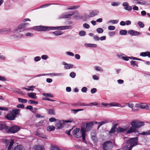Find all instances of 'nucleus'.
<instances>
[{
  "instance_id": "obj_1",
  "label": "nucleus",
  "mask_w": 150,
  "mask_h": 150,
  "mask_svg": "<svg viewBox=\"0 0 150 150\" xmlns=\"http://www.w3.org/2000/svg\"><path fill=\"white\" fill-rule=\"evenodd\" d=\"M73 134L74 137L77 138L82 137L83 142L86 143V131L84 127H82L81 129L78 128L74 129L73 131Z\"/></svg>"
},
{
  "instance_id": "obj_2",
  "label": "nucleus",
  "mask_w": 150,
  "mask_h": 150,
  "mask_svg": "<svg viewBox=\"0 0 150 150\" xmlns=\"http://www.w3.org/2000/svg\"><path fill=\"white\" fill-rule=\"evenodd\" d=\"M63 26L57 27H47L43 26H35L33 29L39 31L50 30H63Z\"/></svg>"
},
{
  "instance_id": "obj_3",
  "label": "nucleus",
  "mask_w": 150,
  "mask_h": 150,
  "mask_svg": "<svg viewBox=\"0 0 150 150\" xmlns=\"http://www.w3.org/2000/svg\"><path fill=\"white\" fill-rule=\"evenodd\" d=\"M20 111V110L18 109H13L10 111L5 117L9 120H13L16 117V115H19Z\"/></svg>"
},
{
  "instance_id": "obj_4",
  "label": "nucleus",
  "mask_w": 150,
  "mask_h": 150,
  "mask_svg": "<svg viewBox=\"0 0 150 150\" xmlns=\"http://www.w3.org/2000/svg\"><path fill=\"white\" fill-rule=\"evenodd\" d=\"M127 144L130 145L129 147L127 146H124L123 148V150H131L132 148L137 145V138H131L129 140L127 141Z\"/></svg>"
},
{
  "instance_id": "obj_5",
  "label": "nucleus",
  "mask_w": 150,
  "mask_h": 150,
  "mask_svg": "<svg viewBox=\"0 0 150 150\" xmlns=\"http://www.w3.org/2000/svg\"><path fill=\"white\" fill-rule=\"evenodd\" d=\"M78 12L77 10L71 11H69V13L68 14L67 13H65L62 14L59 17V19L67 18L70 19L71 17L74 14L78 13Z\"/></svg>"
},
{
  "instance_id": "obj_6",
  "label": "nucleus",
  "mask_w": 150,
  "mask_h": 150,
  "mask_svg": "<svg viewBox=\"0 0 150 150\" xmlns=\"http://www.w3.org/2000/svg\"><path fill=\"white\" fill-rule=\"evenodd\" d=\"M130 124L132 127L136 128H139L144 125V122L136 120L133 121Z\"/></svg>"
},
{
  "instance_id": "obj_7",
  "label": "nucleus",
  "mask_w": 150,
  "mask_h": 150,
  "mask_svg": "<svg viewBox=\"0 0 150 150\" xmlns=\"http://www.w3.org/2000/svg\"><path fill=\"white\" fill-rule=\"evenodd\" d=\"M112 142L109 141L105 142L103 145V150H112Z\"/></svg>"
},
{
  "instance_id": "obj_8",
  "label": "nucleus",
  "mask_w": 150,
  "mask_h": 150,
  "mask_svg": "<svg viewBox=\"0 0 150 150\" xmlns=\"http://www.w3.org/2000/svg\"><path fill=\"white\" fill-rule=\"evenodd\" d=\"M8 131L7 133H14L18 132L20 130L19 127L17 126H13L9 127H8Z\"/></svg>"
},
{
  "instance_id": "obj_9",
  "label": "nucleus",
  "mask_w": 150,
  "mask_h": 150,
  "mask_svg": "<svg viewBox=\"0 0 150 150\" xmlns=\"http://www.w3.org/2000/svg\"><path fill=\"white\" fill-rule=\"evenodd\" d=\"M135 107L136 108L146 110H148L149 108V107L146 104L142 103L136 104L135 105Z\"/></svg>"
},
{
  "instance_id": "obj_10",
  "label": "nucleus",
  "mask_w": 150,
  "mask_h": 150,
  "mask_svg": "<svg viewBox=\"0 0 150 150\" xmlns=\"http://www.w3.org/2000/svg\"><path fill=\"white\" fill-rule=\"evenodd\" d=\"M129 126L127 125L122 127H119L116 129V131L117 133H122L126 131L128 129Z\"/></svg>"
},
{
  "instance_id": "obj_11",
  "label": "nucleus",
  "mask_w": 150,
  "mask_h": 150,
  "mask_svg": "<svg viewBox=\"0 0 150 150\" xmlns=\"http://www.w3.org/2000/svg\"><path fill=\"white\" fill-rule=\"evenodd\" d=\"M118 107L124 108L125 107V105H122L118 103L114 102H111L109 103V107Z\"/></svg>"
},
{
  "instance_id": "obj_12",
  "label": "nucleus",
  "mask_w": 150,
  "mask_h": 150,
  "mask_svg": "<svg viewBox=\"0 0 150 150\" xmlns=\"http://www.w3.org/2000/svg\"><path fill=\"white\" fill-rule=\"evenodd\" d=\"M99 13V11L98 10H93L90 12L88 15V17L89 18H91L94 17L95 16L98 15Z\"/></svg>"
},
{
  "instance_id": "obj_13",
  "label": "nucleus",
  "mask_w": 150,
  "mask_h": 150,
  "mask_svg": "<svg viewBox=\"0 0 150 150\" xmlns=\"http://www.w3.org/2000/svg\"><path fill=\"white\" fill-rule=\"evenodd\" d=\"M8 126H7L5 124L0 123V130H2L3 132L7 133L8 130Z\"/></svg>"
},
{
  "instance_id": "obj_14",
  "label": "nucleus",
  "mask_w": 150,
  "mask_h": 150,
  "mask_svg": "<svg viewBox=\"0 0 150 150\" xmlns=\"http://www.w3.org/2000/svg\"><path fill=\"white\" fill-rule=\"evenodd\" d=\"M122 6L124 7V9L126 10L130 11L132 9V7L129 5L128 3L127 2H124L122 4Z\"/></svg>"
},
{
  "instance_id": "obj_15",
  "label": "nucleus",
  "mask_w": 150,
  "mask_h": 150,
  "mask_svg": "<svg viewBox=\"0 0 150 150\" xmlns=\"http://www.w3.org/2000/svg\"><path fill=\"white\" fill-rule=\"evenodd\" d=\"M93 122H91L88 123L86 124L85 131L88 132L90 131L93 128Z\"/></svg>"
},
{
  "instance_id": "obj_16",
  "label": "nucleus",
  "mask_w": 150,
  "mask_h": 150,
  "mask_svg": "<svg viewBox=\"0 0 150 150\" xmlns=\"http://www.w3.org/2000/svg\"><path fill=\"white\" fill-rule=\"evenodd\" d=\"M128 33L132 36H139L141 34V33L140 32L133 30L128 31Z\"/></svg>"
},
{
  "instance_id": "obj_17",
  "label": "nucleus",
  "mask_w": 150,
  "mask_h": 150,
  "mask_svg": "<svg viewBox=\"0 0 150 150\" xmlns=\"http://www.w3.org/2000/svg\"><path fill=\"white\" fill-rule=\"evenodd\" d=\"M138 130L134 127H131L128 129V130L126 131V133L127 134H131L134 132H137Z\"/></svg>"
},
{
  "instance_id": "obj_18",
  "label": "nucleus",
  "mask_w": 150,
  "mask_h": 150,
  "mask_svg": "<svg viewBox=\"0 0 150 150\" xmlns=\"http://www.w3.org/2000/svg\"><path fill=\"white\" fill-rule=\"evenodd\" d=\"M27 95L28 97L32 99H36L37 98L36 93H27Z\"/></svg>"
},
{
  "instance_id": "obj_19",
  "label": "nucleus",
  "mask_w": 150,
  "mask_h": 150,
  "mask_svg": "<svg viewBox=\"0 0 150 150\" xmlns=\"http://www.w3.org/2000/svg\"><path fill=\"white\" fill-rule=\"evenodd\" d=\"M62 64L64 65V68L65 69H69L73 67V65L71 64H68L65 62H62Z\"/></svg>"
},
{
  "instance_id": "obj_20",
  "label": "nucleus",
  "mask_w": 150,
  "mask_h": 150,
  "mask_svg": "<svg viewBox=\"0 0 150 150\" xmlns=\"http://www.w3.org/2000/svg\"><path fill=\"white\" fill-rule=\"evenodd\" d=\"M140 55L144 57L148 56L150 58V52L147 51L146 52H142L140 54Z\"/></svg>"
},
{
  "instance_id": "obj_21",
  "label": "nucleus",
  "mask_w": 150,
  "mask_h": 150,
  "mask_svg": "<svg viewBox=\"0 0 150 150\" xmlns=\"http://www.w3.org/2000/svg\"><path fill=\"white\" fill-rule=\"evenodd\" d=\"M34 148L35 150H45L44 147L42 145H36L34 146Z\"/></svg>"
},
{
  "instance_id": "obj_22",
  "label": "nucleus",
  "mask_w": 150,
  "mask_h": 150,
  "mask_svg": "<svg viewBox=\"0 0 150 150\" xmlns=\"http://www.w3.org/2000/svg\"><path fill=\"white\" fill-rule=\"evenodd\" d=\"M13 150H25V149L23 146L19 145L15 146Z\"/></svg>"
},
{
  "instance_id": "obj_23",
  "label": "nucleus",
  "mask_w": 150,
  "mask_h": 150,
  "mask_svg": "<svg viewBox=\"0 0 150 150\" xmlns=\"http://www.w3.org/2000/svg\"><path fill=\"white\" fill-rule=\"evenodd\" d=\"M96 131H92L91 133V136L92 139L96 141L97 140L96 138Z\"/></svg>"
},
{
  "instance_id": "obj_24",
  "label": "nucleus",
  "mask_w": 150,
  "mask_h": 150,
  "mask_svg": "<svg viewBox=\"0 0 150 150\" xmlns=\"http://www.w3.org/2000/svg\"><path fill=\"white\" fill-rule=\"evenodd\" d=\"M46 75H51L55 76H62L64 75V74L63 73H52L49 74H44L43 75L44 76Z\"/></svg>"
},
{
  "instance_id": "obj_25",
  "label": "nucleus",
  "mask_w": 150,
  "mask_h": 150,
  "mask_svg": "<svg viewBox=\"0 0 150 150\" xmlns=\"http://www.w3.org/2000/svg\"><path fill=\"white\" fill-rule=\"evenodd\" d=\"M80 6L79 5L68 6L67 7V9L68 10L76 9Z\"/></svg>"
},
{
  "instance_id": "obj_26",
  "label": "nucleus",
  "mask_w": 150,
  "mask_h": 150,
  "mask_svg": "<svg viewBox=\"0 0 150 150\" xmlns=\"http://www.w3.org/2000/svg\"><path fill=\"white\" fill-rule=\"evenodd\" d=\"M35 134L36 135L42 138H44L45 139H47V136L44 135L43 134L39 133L38 132H36L35 133Z\"/></svg>"
},
{
  "instance_id": "obj_27",
  "label": "nucleus",
  "mask_w": 150,
  "mask_h": 150,
  "mask_svg": "<svg viewBox=\"0 0 150 150\" xmlns=\"http://www.w3.org/2000/svg\"><path fill=\"white\" fill-rule=\"evenodd\" d=\"M108 122L107 120H104L103 121H102L100 122H99L98 123V124L99 125L98 126V129L100 126H102V125H104L106 123H107ZM96 123H98L97 122H95Z\"/></svg>"
},
{
  "instance_id": "obj_28",
  "label": "nucleus",
  "mask_w": 150,
  "mask_h": 150,
  "mask_svg": "<svg viewBox=\"0 0 150 150\" xmlns=\"http://www.w3.org/2000/svg\"><path fill=\"white\" fill-rule=\"evenodd\" d=\"M35 87V86H28V88H24V87H23L22 88V89H25L27 91H33V88Z\"/></svg>"
},
{
  "instance_id": "obj_29",
  "label": "nucleus",
  "mask_w": 150,
  "mask_h": 150,
  "mask_svg": "<svg viewBox=\"0 0 150 150\" xmlns=\"http://www.w3.org/2000/svg\"><path fill=\"white\" fill-rule=\"evenodd\" d=\"M137 4H140L142 5H148V4L147 2L142 0H139V1L136 2Z\"/></svg>"
},
{
  "instance_id": "obj_30",
  "label": "nucleus",
  "mask_w": 150,
  "mask_h": 150,
  "mask_svg": "<svg viewBox=\"0 0 150 150\" xmlns=\"http://www.w3.org/2000/svg\"><path fill=\"white\" fill-rule=\"evenodd\" d=\"M28 24V23H22L20 24L18 26V28L19 29L23 28L24 27H26L27 26V25Z\"/></svg>"
},
{
  "instance_id": "obj_31",
  "label": "nucleus",
  "mask_w": 150,
  "mask_h": 150,
  "mask_svg": "<svg viewBox=\"0 0 150 150\" xmlns=\"http://www.w3.org/2000/svg\"><path fill=\"white\" fill-rule=\"evenodd\" d=\"M84 45L85 46H88L89 47H96L97 46V45L96 44H87L86 43L84 44Z\"/></svg>"
},
{
  "instance_id": "obj_32",
  "label": "nucleus",
  "mask_w": 150,
  "mask_h": 150,
  "mask_svg": "<svg viewBox=\"0 0 150 150\" xmlns=\"http://www.w3.org/2000/svg\"><path fill=\"white\" fill-rule=\"evenodd\" d=\"M126 105H127L129 108H132V110L133 111H137L138 110L137 109H134L133 108L134 106L133 104L127 103H126Z\"/></svg>"
},
{
  "instance_id": "obj_33",
  "label": "nucleus",
  "mask_w": 150,
  "mask_h": 150,
  "mask_svg": "<svg viewBox=\"0 0 150 150\" xmlns=\"http://www.w3.org/2000/svg\"><path fill=\"white\" fill-rule=\"evenodd\" d=\"M14 143V141L13 139H12L10 142L9 145L8 147L7 150H11L12 146Z\"/></svg>"
},
{
  "instance_id": "obj_34",
  "label": "nucleus",
  "mask_w": 150,
  "mask_h": 150,
  "mask_svg": "<svg viewBox=\"0 0 150 150\" xmlns=\"http://www.w3.org/2000/svg\"><path fill=\"white\" fill-rule=\"evenodd\" d=\"M130 63L131 65L133 67H134L135 66H136L137 67H138V62L137 61L132 60L130 62Z\"/></svg>"
},
{
  "instance_id": "obj_35",
  "label": "nucleus",
  "mask_w": 150,
  "mask_h": 150,
  "mask_svg": "<svg viewBox=\"0 0 150 150\" xmlns=\"http://www.w3.org/2000/svg\"><path fill=\"white\" fill-rule=\"evenodd\" d=\"M139 134L140 135H150V130L146 132H143L142 133H140Z\"/></svg>"
},
{
  "instance_id": "obj_36",
  "label": "nucleus",
  "mask_w": 150,
  "mask_h": 150,
  "mask_svg": "<svg viewBox=\"0 0 150 150\" xmlns=\"http://www.w3.org/2000/svg\"><path fill=\"white\" fill-rule=\"evenodd\" d=\"M55 127L51 126H49L47 128V130L49 132L54 131L55 129Z\"/></svg>"
},
{
  "instance_id": "obj_37",
  "label": "nucleus",
  "mask_w": 150,
  "mask_h": 150,
  "mask_svg": "<svg viewBox=\"0 0 150 150\" xmlns=\"http://www.w3.org/2000/svg\"><path fill=\"white\" fill-rule=\"evenodd\" d=\"M18 99L19 102L20 103H26L27 102V100L25 99H22L21 98H18Z\"/></svg>"
},
{
  "instance_id": "obj_38",
  "label": "nucleus",
  "mask_w": 150,
  "mask_h": 150,
  "mask_svg": "<svg viewBox=\"0 0 150 150\" xmlns=\"http://www.w3.org/2000/svg\"><path fill=\"white\" fill-rule=\"evenodd\" d=\"M53 33L56 35H62L63 33L61 31H55Z\"/></svg>"
},
{
  "instance_id": "obj_39",
  "label": "nucleus",
  "mask_w": 150,
  "mask_h": 150,
  "mask_svg": "<svg viewBox=\"0 0 150 150\" xmlns=\"http://www.w3.org/2000/svg\"><path fill=\"white\" fill-rule=\"evenodd\" d=\"M127 31L125 30H121L120 31V34L122 35H125L127 33Z\"/></svg>"
},
{
  "instance_id": "obj_40",
  "label": "nucleus",
  "mask_w": 150,
  "mask_h": 150,
  "mask_svg": "<svg viewBox=\"0 0 150 150\" xmlns=\"http://www.w3.org/2000/svg\"><path fill=\"white\" fill-rule=\"evenodd\" d=\"M48 113L50 115H54L55 114L54 110V109H51L48 110Z\"/></svg>"
},
{
  "instance_id": "obj_41",
  "label": "nucleus",
  "mask_w": 150,
  "mask_h": 150,
  "mask_svg": "<svg viewBox=\"0 0 150 150\" xmlns=\"http://www.w3.org/2000/svg\"><path fill=\"white\" fill-rule=\"evenodd\" d=\"M62 125L60 122H58L55 125V127L57 129H60L62 127Z\"/></svg>"
},
{
  "instance_id": "obj_42",
  "label": "nucleus",
  "mask_w": 150,
  "mask_h": 150,
  "mask_svg": "<svg viewBox=\"0 0 150 150\" xmlns=\"http://www.w3.org/2000/svg\"><path fill=\"white\" fill-rule=\"evenodd\" d=\"M28 102L30 104H34L35 105H37L38 103V102H37L32 100H29L28 101Z\"/></svg>"
},
{
  "instance_id": "obj_43",
  "label": "nucleus",
  "mask_w": 150,
  "mask_h": 150,
  "mask_svg": "<svg viewBox=\"0 0 150 150\" xmlns=\"http://www.w3.org/2000/svg\"><path fill=\"white\" fill-rule=\"evenodd\" d=\"M86 32L84 31L81 30L79 32V35L80 36H83L85 35Z\"/></svg>"
},
{
  "instance_id": "obj_44",
  "label": "nucleus",
  "mask_w": 150,
  "mask_h": 150,
  "mask_svg": "<svg viewBox=\"0 0 150 150\" xmlns=\"http://www.w3.org/2000/svg\"><path fill=\"white\" fill-rule=\"evenodd\" d=\"M45 122L44 121H41L39 122L37 124V126H40L42 125H44L45 124Z\"/></svg>"
},
{
  "instance_id": "obj_45",
  "label": "nucleus",
  "mask_w": 150,
  "mask_h": 150,
  "mask_svg": "<svg viewBox=\"0 0 150 150\" xmlns=\"http://www.w3.org/2000/svg\"><path fill=\"white\" fill-rule=\"evenodd\" d=\"M42 95L43 96L47 97H53V95L52 94L50 93H43Z\"/></svg>"
},
{
  "instance_id": "obj_46",
  "label": "nucleus",
  "mask_w": 150,
  "mask_h": 150,
  "mask_svg": "<svg viewBox=\"0 0 150 150\" xmlns=\"http://www.w3.org/2000/svg\"><path fill=\"white\" fill-rule=\"evenodd\" d=\"M97 32L99 33H102L103 32V29L101 28H98L96 29Z\"/></svg>"
},
{
  "instance_id": "obj_47",
  "label": "nucleus",
  "mask_w": 150,
  "mask_h": 150,
  "mask_svg": "<svg viewBox=\"0 0 150 150\" xmlns=\"http://www.w3.org/2000/svg\"><path fill=\"white\" fill-rule=\"evenodd\" d=\"M83 110V109H74V110H71V112L72 113H76L77 112H78L80 111H82Z\"/></svg>"
},
{
  "instance_id": "obj_48",
  "label": "nucleus",
  "mask_w": 150,
  "mask_h": 150,
  "mask_svg": "<svg viewBox=\"0 0 150 150\" xmlns=\"http://www.w3.org/2000/svg\"><path fill=\"white\" fill-rule=\"evenodd\" d=\"M63 30H67L68 29H71L72 28V27L71 26L66 25L63 26Z\"/></svg>"
},
{
  "instance_id": "obj_49",
  "label": "nucleus",
  "mask_w": 150,
  "mask_h": 150,
  "mask_svg": "<svg viewBox=\"0 0 150 150\" xmlns=\"http://www.w3.org/2000/svg\"><path fill=\"white\" fill-rule=\"evenodd\" d=\"M120 4L119 2H112L111 3V5L112 6H117Z\"/></svg>"
},
{
  "instance_id": "obj_50",
  "label": "nucleus",
  "mask_w": 150,
  "mask_h": 150,
  "mask_svg": "<svg viewBox=\"0 0 150 150\" xmlns=\"http://www.w3.org/2000/svg\"><path fill=\"white\" fill-rule=\"evenodd\" d=\"M95 69L98 71H103V69L100 67L98 66H96L95 67Z\"/></svg>"
},
{
  "instance_id": "obj_51",
  "label": "nucleus",
  "mask_w": 150,
  "mask_h": 150,
  "mask_svg": "<svg viewBox=\"0 0 150 150\" xmlns=\"http://www.w3.org/2000/svg\"><path fill=\"white\" fill-rule=\"evenodd\" d=\"M63 123H67V122H71L74 121V120L72 119H69L67 120H62V121Z\"/></svg>"
},
{
  "instance_id": "obj_52",
  "label": "nucleus",
  "mask_w": 150,
  "mask_h": 150,
  "mask_svg": "<svg viewBox=\"0 0 150 150\" xmlns=\"http://www.w3.org/2000/svg\"><path fill=\"white\" fill-rule=\"evenodd\" d=\"M73 18L75 19H78L80 18L79 15L78 14H76L73 16Z\"/></svg>"
},
{
  "instance_id": "obj_53",
  "label": "nucleus",
  "mask_w": 150,
  "mask_h": 150,
  "mask_svg": "<svg viewBox=\"0 0 150 150\" xmlns=\"http://www.w3.org/2000/svg\"><path fill=\"white\" fill-rule=\"evenodd\" d=\"M138 24L141 28H144V24L141 21L138 22Z\"/></svg>"
},
{
  "instance_id": "obj_54",
  "label": "nucleus",
  "mask_w": 150,
  "mask_h": 150,
  "mask_svg": "<svg viewBox=\"0 0 150 150\" xmlns=\"http://www.w3.org/2000/svg\"><path fill=\"white\" fill-rule=\"evenodd\" d=\"M108 34L109 36L112 37L115 35V32L113 31L110 32L108 33Z\"/></svg>"
},
{
  "instance_id": "obj_55",
  "label": "nucleus",
  "mask_w": 150,
  "mask_h": 150,
  "mask_svg": "<svg viewBox=\"0 0 150 150\" xmlns=\"http://www.w3.org/2000/svg\"><path fill=\"white\" fill-rule=\"evenodd\" d=\"M49 58L48 56L46 54H44L41 56V58L42 59L46 60Z\"/></svg>"
},
{
  "instance_id": "obj_56",
  "label": "nucleus",
  "mask_w": 150,
  "mask_h": 150,
  "mask_svg": "<svg viewBox=\"0 0 150 150\" xmlns=\"http://www.w3.org/2000/svg\"><path fill=\"white\" fill-rule=\"evenodd\" d=\"M98 105V103L97 102L91 103L88 104V106H93L94 105Z\"/></svg>"
},
{
  "instance_id": "obj_57",
  "label": "nucleus",
  "mask_w": 150,
  "mask_h": 150,
  "mask_svg": "<svg viewBox=\"0 0 150 150\" xmlns=\"http://www.w3.org/2000/svg\"><path fill=\"white\" fill-rule=\"evenodd\" d=\"M33 35V33H27L25 34V36L27 37H32Z\"/></svg>"
},
{
  "instance_id": "obj_58",
  "label": "nucleus",
  "mask_w": 150,
  "mask_h": 150,
  "mask_svg": "<svg viewBox=\"0 0 150 150\" xmlns=\"http://www.w3.org/2000/svg\"><path fill=\"white\" fill-rule=\"evenodd\" d=\"M118 20H111L109 21V23H112L113 24H116L118 23Z\"/></svg>"
},
{
  "instance_id": "obj_59",
  "label": "nucleus",
  "mask_w": 150,
  "mask_h": 150,
  "mask_svg": "<svg viewBox=\"0 0 150 150\" xmlns=\"http://www.w3.org/2000/svg\"><path fill=\"white\" fill-rule=\"evenodd\" d=\"M69 76L73 78H74L75 77V76H76V74L74 72H71Z\"/></svg>"
},
{
  "instance_id": "obj_60",
  "label": "nucleus",
  "mask_w": 150,
  "mask_h": 150,
  "mask_svg": "<svg viewBox=\"0 0 150 150\" xmlns=\"http://www.w3.org/2000/svg\"><path fill=\"white\" fill-rule=\"evenodd\" d=\"M108 28L109 30H113L115 29V27L114 26L110 25L108 26Z\"/></svg>"
},
{
  "instance_id": "obj_61",
  "label": "nucleus",
  "mask_w": 150,
  "mask_h": 150,
  "mask_svg": "<svg viewBox=\"0 0 150 150\" xmlns=\"http://www.w3.org/2000/svg\"><path fill=\"white\" fill-rule=\"evenodd\" d=\"M87 88L86 87H83L81 89V91L82 92L86 93L87 91Z\"/></svg>"
},
{
  "instance_id": "obj_62",
  "label": "nucleus",
  "mask_w": 150,
  "mask_h": 150,
  "mask_svg": "<svg viewBox=\"0 0 150 150\" xmlns=\"http://www.w3.org/2000/svg\"><path fill=\"white\" fill-rule=\"evenodd\" d=\"M52 150H60L56 146H53L51 147Z\"/></svg>"
},
{
  "instance_id": "obj_63",
  "label": "nucleus",
  "mask_w": 150,
  "mask_h": 150,
  "mask_svg": "<svg viewBox=\"0 0 150 150\" xmlns=\"http://www.w3.org/2000/svg\"><path fill=\"white\" fill-rule=\"evenodd\" d=\"M34 59L35 62H38L41 59V57L39 56H37L34 58Z\"/></svg>"
},
{
  "instance_id": "obj_64",
  "label": "nucleus",
  "mask_w": 150,
  "mask_h": 150,
  "mask_svg": "<svg viewBox=\"0 0 150 150\" xmlns=\"http://www.w3.org/2000/svg\"><path fill=\"white\" fill-rule=\"evenodd\" d=\"M83 26L84 28L86 29H88L90 28L89 25L86 23H85L83 24Z\"/></svg>"
}]
</instances>
